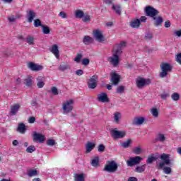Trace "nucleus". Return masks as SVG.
Wrapping results in <instances>:
<instances>
[{
  "label": "nucleus",
  "instance_id": "1",
  "mask_svg": "<svg viewBox=\"0 0 181 181\" xmlns=\"http://www.w3.org/2000/svg\"><path fill=\"white\" fill-rule=\"evenodd\" d=\"M126 46L127 42H122L113 47L112 56L109 57L107 60L114 67H117L119 64V56L122 54V47H125Z\"/></svg>",
  "mask_w": 181,
  "mask_h": 181
},
{
  "label": "nucleus",
  "instance_id": "2",
  "mask_svg": "<svg viewBox=\"0 0 181 181\" xmlns=\"http://www.w3.org/2000/svg\"><path fill=\"white\" fill-rule=\"evenodd\" d=\"M160 158L163 161L159 163L158 169H163L165 175H170L172 173V168L170 167H165V165H172L169 154L163 153L160 156Z\"/></svg>",
  "mask_w": 181,
  "mask_h": 181
},
{
  "label": "nucleus",
  "instance_id": "3",
  "mask_svg": "<svg viewBox=\"0 0 181 181\" xmlns=\"http://www.w3.org/2000/svg\"><path fill=\"white\" fill-rule=\"evenodd\" d=\"M103 170L105 172H108V173H115L118 170V164L114 160L107 161Z\"/></svg>",
  "mask_w": 181,
  "mask_h": 181
},
{
  "label": "nucleus",
  "instance_id": "4",
  "mask_svg": "<svg viewBox=\"0 0 181 181\" xmlns=\"http://www.w3.org/2000/svg\"><path fill=\"white\" fill-rule=\"evenodd\" d=\"M74 100L73 99L67 100L62 103L63 114H69L73 111Z\"/></svg>",
  "mask_w": 181,
  "mask_h": 181
},
{
  "label": "nucleus",
  "instance_id": "5",
  "mask_svg": "<svg viewBox=\"0 0 181 181\" xmlns=\"http://www.w3.org/2000/svg\"><path fill=\"white\" fill-rule=\"evenodd\" d=\"M161 72L159 76L161 78H165L168 76V73L172 71V66L168 63H163L160 64Z\"/></svg>",
  "mask_w": 181,
  "mask_h": 181
},
{
  "label": "nucleus",
  "instance_id": "6",
  "mask_svg": "<svg viewBox=\"0 0 181 181\" xmlns=\"http://www.w3.org/2000/svg\"><path fill=\"white\" fill-rule=\"evenodd\" d=\"M144 12L146 13V16H149L153 19H156V15L159 13L158 10L151 6H146L144 9Z\"/></svg>",
  "mask_w": 181,
  "mask_h": 181
},
{
  "label": "nucleus",
  "instance_id": "7",
  "mask_svg": "<svg viewBox=\"0 0 181 181\" xmlns=\"http://www.w3.org/2000/svg\"><path fill=\"white\" fill-rule=\"evenodd\" d=\"M126 135L125 131H118L116 129L110 130V136L113 139H122V138H125Z\"/></svg>",
  "mask_w": 181,
  "mask_h": 181
},
{
  "label": "nucleus",
  "instance_id": "8",
  "mask_svg": "<svg viewBox=\"0 0 181 181\" xmlns=\"http://www.w3.org/2000/svg\"><path fill=\"white\" fill-rule=\"evenodd\" d=\"M151 79L149 78H137L136 80V86L140 90L144 88V87H146V86H149L151 84Z\"/></svg>",
  "mask_w": 181,
  "mask_h": 181
},
{
  "label": "nucleus",
  "instance_id": "9",
  "mask_svg": "<svg viewBox=\"0 0 181 181\" xmlns=\"http://www.w3.org/2000/svg\"><path fill=\"white\" fill-rule=\"evenodd\" d=\"M141 160L142 158L141 156L131 157L129 160L127 161V165L132 168V166H135V165H139Z\"/></svg>",
  "mask_w": 181,
  "mask_h": 181
},
{
  "label": "nucleus",
  "instance_id": "10",
  "mask_svg": "<svg viewBox=\"0 0 181 181\" xmlns=\"http://www.w3.org/2000/svg\"><path fill=\"white\" fill-rule=\"evenodd\" d=\"M97 83H98V76L93 75L90 78L88 82V87L92 90H94L97 87Z\"/></svg>",
  "mask_w": 181,
  "mask_h": 181
},
{
  "label": "nucleus",
  "instance_id": "11",
  "mask_svg": "<svg viewBox=\"0 0 181 181\" xmlns=\"http://www.w3.org/2000/svg\"><path fill=\"white\" fill-rule=\"evenodd\" d=\"M33 136L34 142H40V144H43V142H45V136L41 134L34 132Z\"/></svg>",
  "mask_w": 181,
  "mask_h": 181
},
{
  "label": "nucleus",
  "instance_id": "12",
  "mask_svg": "<svg viewBox=\"0 0 181 181\" xmlns=\"http://www.w3.org/2000/svg\"><path fill=\"white\" fill-rule=\"evenodd\" d=\"M28 69L32 70V71H40V70H43V66L38 65L37 64H35L33 62H30L28 64Z\"/></svg>",
  "mask_w": 181,
  "mask_h": 181
},
{
  "label": "nucleus",
  "instance_id": "13",
  "mask_svg": "<svg viewBox=\"0 0 181 181\" xmlns=\"http://www.w3.org/2000/svg\"><path fill=\"white\" fill-rule=\"evenodd\" d=\"M93 36L98 42H104V35L100 30H95L93 31Z\"/></svg>",
  "mask_w": 181,
  "mask_h": 181
},
{
  "label": "nucleus",
  "instance_id": "14",
  "mask_svg": "<svg viewBox=\"0 0 181 181\" xmlns=\"http://www.w3.org/2000/svg\"><path fill=\"white\" fill-rule=\"evenodd\" d=\"M98 101L99 103H110V98H108L106 93H101L98 95Z\"/></svg>",
  "mask_w": 181,
  "mask_h": 181
},
{
  "label": "nucleus",
  "instance_id": "15",
  "mask_svg": "<svg viewBox=\"0 0 181 181\" xmlns=\"http://www.w3.org/2000/svg\"><path fill=\"white\" fill-rule=\"evenodd\" d=\"M50 52L54 54L56 59H59L60 58V51H59V47L57 45H54L50 48Z\"/></svg>",
  "mask_w": 181,
  "mask_h": 181
},
{
  "label": "nucleus",
  "instance_id": "16",
  "mask_svg": "<svg viewBox=\"0 0 181 181\" xmlns=\"http://www.w3.org/2000/svg\"><path fill=\"white\" fill-rule=\"evenodd\" d=\"M129 26H130V28H132L133 29H139V28L141 26V23L139 21V19L136 18V19L132 20L129 23Z\"/></svg>",
  "mask_w": 181,
  "mask_h": 181
},
{
  "label": "nucleus",
  "instance_id": "17",
  "mask_svg": "<svg viewBox=\"0 0 181 181\" xmlns=\"http://www.w3.org/2000/svg\"><path fill=\"white\" fill-rule=\"evenodd\" d=\"M35 16L36 13L33 10L27 11L28 22H29V23H32V22H33V19H35Z\"/></svg>",
  "mask_w": 181,
  "mask_h": 181
},
{
  "label": "nucleus",
  "instance_id": "18",
  "mask_svg": "<svg viewBox=\"0 0 181 181\" xmlns=\"http://www.w3.org/2000/svg\"><path fill=\"white\" fill-rule=\"evenodd\" d=\"M21 109V105L16 104L11 107V111L10 114L11 115H16L18 114V112Z\"/></svg>",
  "mask_w": 181,
  "mask_h": 181
},
{
  "label": "nucleus",
  "instance_id": "19",
  "mask_svg": "<svg viewBox=\"0 0 181 181\" xmlns=\"http://www.w3.org/2000/svg\"><path fill=\"white\" fill-rule=\"evenodd\" d=\"M37 86L38 88H43L45 87V78L42 76H38L37 78Z\"/></svg>",
  "mask_w": 181,
  "mask_h": 181
},
{
  "label": "nucleus",
  "instance_id": "20",
  "mask_svg": "<svg viewBox=\"0 0 181 181\" xmlns=\"http://www.w3.org/2000/svg\"><path fill=\"white\" fill-rule=\"evenodd\" d=\"M111 81L115 86H117V84H118V83H119V75H118L115 73L112 74V78H111Z\"/></svg>",
  "mask_w": 181,
  "mask_h": 181
},
{
  "label": "nucleus",
  "instance_id": "21",
  "mask_svg": "<svg viewBox=\"0 0 181 181\" xmlns=\"http://www.w3.org/2000/svg\"><path fill=\"white\" fill-rule=\"evenodd\" d=\"M145 122V118L144 117H136L133 120V125H142Z\"/></svg>",
  "mask_w": 181,
  "mask_h": 181
},
{
  "label": "nucleus",
  "instance_id": "22",
  "mask_svg": "<svg viewBox=\"0 0 181 181\" xmlns=\"http://www.w3.org/2000/svg\"><path fill=\"white\" fill-rule=\"evenodd\" d=\"M93 42H94V40L93 39V37L88 35H86L83 37V43H84V45H91Z\"/></svg>",
  "mask_w": 181,
  "mask_h": 181
},
{
  "label": "nucleus",
  "instance_id": "23",
  "mask_svg": "<svg viewBox=\"0 0 181 181\" xmlns=\"http://www.w3.org/2000/svg\"><path fill=\"white\" fill-rule=\"evenodd\" d=\"M24 84L26 87H32L33 86V80L32 76H28L24 80Z\"/></svg>",
  "mask_w": 181,
  "mask_h": 181
},
{
  "label": "nucleus",
  "instance_id": "24",
  "mask_svg": "<svg viewBox=\"0 0 181 181\" xmlns=\"http://www.w3.org/2000/svg\"><path fill=\"white\" fill-rule=\"evenodd\" d=\"M18 132L20 134H25L26 132V126L23 123L18 124V127L17 128Z\"/></svg>",
  "mask_w": 181,
  "mask_h": 181
},
{
  "label": "nucleus",
  "instance_id": "25",
  "mask_svg": "<svg viewBox=\"0 0 181 181\" xmlns=\"http://www.w3.org/2000/svg\"><path fill=\"white\" fill-rule=\"evenodd\" d=\"M112 11H115V13H117V15H121V5L112 4Z\"/></svg>",
  "mask_w": 181,
  "mask_h": 181
},
{
  "label": "nucleus",
  "instance_id": "26",
  "mask_svg": "<svg viewBox=\"0 0 181 181\" xmlns=\"http://www.w3.org/2000/svg\"><path fill=\"white\" fill-rule=\"evenodd\" d=\"M154 21V25L156 26H160L162 23H163V18L161 16L156 17V19H153Z\"/></svg>",
  "mask_w": 181,
  "mask_h": 181
},
{
  "label": "nucleus",
  "instance_id": "27",
  "mask_svg": "<svg viewBox=\"0 0 181 181\" xmlns=\"http://www.w3.org/2000/svg\"><path fill=\"white\" fill-rule=\"evenodd\" d=\"M165 140L166 137L163 134H158L155 139L156 142H163Z\"/></svg>",
  "mask_w": 181,
  "mask_h": 181
},
{
  "label": "nucleus",
  "instance_id": "28",
  "mask_svg": "<svg viewBox=\"0 0 181 181\" xmlns=\"http://www.w3.org/2000/svg\"><path fill=\"white\" fill-rule=\"evenodd\" d=\"M95 146V144H94L91 142H88L86 146L87 153H90V152H91L94 149Z\"/></svg>",
  "mask_w": 181,
  "mask_h": 181
},
{
  "label": "nucleus",
  "instance_id": "29",
  "mask_svg": "<svg viewBox=\"0 0 181 181\" xmlns=\"http://www.w3.org/2000/svg\"><path fill=\"white\" fill-rule=\"evenodd\" d=\"M90 163L92 166H93L94 168H97V166L100 165V158L98 157H95L92 159Z\"/></svg>",
  "mask_w": 181,
  "mask_h": 181
},
{
  "label": "nucleus",
  "instance_id": "30",
  "mask_svg": "<svg viewBox=\"0 0 181 181\" xmlns=\"http://www.w3.org/2000/svg\"><path fill=\"white\" fill-rule=\"evenodd\" d=\"M75 181H85L84 174H75L74 175Z\"/></svg>",
  "mask_w": 181,
  "mask_h": 181
},
{
  "label": "nucleus",
  "instance_id": "31",
  "mask_svg": "<svg viewBox=\"0 0 181 181\" xmlns=\"http://www.w3.org/2000/svg\"><path fill=\"white\" fill-rule=\"evenodd\" d=\"M145 168H146V164L141 166H138L135 168V172H137V173H142L145 172Z\"/></svg>",
  "mask_w": 181,
  "mask_h": 181
},
{
  "label": "nucleus",
  "instance_id": "32",
  "mask_svg": "<svg viewBox=\"0 0 181 181\" xmlns=\"http://www.w3.org/2000/svg\"><path fill=\"white\" fill-rule=\"evenodd\" d=\"M155 160H156V157L153 156V154H152L151 156H149L148 157L146 163L147 165H151V163L155 162Z\"/></svg>",
  "mask_w": 181,
  "mask_h": 181
},
{
  "label": "nucleus",
  "instance_id": "33",
  "mask_svg": "<svg viewBox=\"0 0 181 181\" xmlns=\"http://www.w3.org/2000/svg\"><path fill=\"white\" fill-rule=\"evenodd\" d=\"M75 16L78 19H81L84 16V12L81 10H77L75 13Z\"/></svg>",
  "mask_w": 181,
  "mask_h": 181
},
{
  "label": "nucleus",
  "instance_id": "34",
  "mask_svg": "<svg viewBox=\"0 0 181 181\" xmlns=\"http://www.w3.org/2000/svg\"><path fill=\"white\" fill-rule=\"evenodd\" d=\"M69 69H70L69 64H61L59 66V70H60V71H65V70H69Z\"/></svg>",
  "mask_w": 181,
  "mask_h": 181
},
{
  "label": "nucleus",
  "instance_id": "35",
  "mask_svg": "<svg viewBox=\"0 0 181 181\" xmlns=\"http://www.w3.org/2000/svg\"><path fill=\"white\" fill-rule=\"evenodd\" d=\"M171 98L173 101H179L180 100V95L177 93H174L171 95Z\"/></svg>",
  "mask_w": 181,
  "mask_h": 181
},
{
  "label": "nucleus",
  "instance_id": "36",
  "mask_svg": "<svg viewBox=\"0 0 181 181\" xmlns=\"http://www.w3.org/2000/svg\"><path fill=\"white\" fill-rule=\"evenodd\" d=\"M151 112L153 117H155V118H158V117H159V111L158 110V109L153 107L151 109Z\"/></svg>",
  "mask_w": 181,
  "mask_h": 181
},
{
  "label": "nucleus",
  "instance_id": "37",
  "mask_svg": "<svg viewBox=\"0 0 181 181\" xmlns=\"http://www.w3.org/2000/svg\"><path fill=\"white\" fill-rule=\"evenodd\" d=\"M28 176H29V177H32L33 176H37V170H30L28 172Z\"/></svg>",
  "mask_w": 181,
  "mask_h": 181
},
{
  "label": "nucleus",
  "instance_id": "38",
  "mask_svg": "<svg viewBox=\"0 0 181 181\" xmlns=\"http://www.w3.org/2000/svg\"><path fill=\"white\" fill-rule=\"evenodd\" d=\"M26 41L28 45H33L35 42V37H33V36L28 35L26 38Z\"/></svg>",
  "mask_w": 181,
  "mask_h": 181
},
{
  "label": "nucleus",
  "instance_id": "39",
  "mask_svg": "<svg viewBox=\"0 0 181 181\" xmlns=\"http://www.w3.org/2000/svg\"><path fill=\"white\" fill-rule=\"evenodd\" d=\"M121 118V113L119 112H115L114 116V119L116 124H118L119 122V119Z\"/></svg>",
  "mask_w": 181,
  "mask_h": 181
},
{
  "label": "nucleus",
  "instance_id": "40",
  "mask_svg": "<svg viewBox=\"0 0 181 181\" xmlns=\"http://www.w3.org/2000/svg\"><path fill=\"white\" fill-rule=\"evenodd\" d=\"M129 145H131V139H128L127 141L121 144V146L124 148H129Z\"/></svg>",
  "mask_w": 181,
  "mask_h": 181
},
{
  "label": "nucleus",
  "instance_id": "41",
  "mask_svg": "<svg viewBox=\"0 0 181 181\" xmlns=\"http://www.w3.org/2000/svg\"><path fill=\"white\" fill-rule=\"evenodd\" d=\"M35 151H36V147L35 146H29L26 148V152H28V153H33Z\"/></svg>",
  "mask_w": 181,
  "mask_h": 181
},
{
  "label": "nucleus",
  "instance_id": "42",
  "mask_svg": "<svg viewBox=\"0 0 181 181\" xmlns=\"http://www.w3.org/2000/svg\"><path fill=\"white\" fill-rule=\"evenodd\" d=\"M42 32L44 35H49L50 33V28L45 25H42Z\"/></svg>",
  "mask_w": 181,
  "mask_h": 181
},
{
  "label": "nucleus",
  "instance_id": "43",
  "mask_svg": "<svg viewBox=\"0 0 181 181\" xmlns=\"http://www.w3.org/2000/svg\"><path fill=\"white\" fill-rule=\"evenodd\" d=\"M81 59H83V54H77L76 57L74 59V62H76V63H80Z\"/></svg>",
  "mask_w": 181,
  "mask_h": 181
},
{
  "label": "nucleus",
  "instance_id": "44",
  "mask_svg": "<svg viewBox=\"0 0 181 181\" xmlns=\"http://www.w3.org/2000/svg\"><path fill=\"white\" fill-rule=\"evenodd\" d=\"M133 152L135 155H141V153H142V148H141V147H135L133 149Z\"/></svg>",
  "mask_w": 181,
  "mask_h": 181
},
{
  "label": "nucleus",
  "instance_id": "45",
  "mask_svg": "<svg viewBox=\"0 0 181 181\" xmlns=\"http://www.w3.org/2000/svg\"><path fill=\"white\" fill-rule=\"evenodd\" d=\"M34 26L35 28H39V26H43V25H42V23L40 22V19H36L34 21Z\"/></svg>",
  "mask_w": 181,
  "mask_h": 181
},
{
  "label": "nucleus",
  "instance_id": "46",
  "mask_svg": "<svg viewBox=\"0 0 181 181\" xmlns=\"http://www.w3.org/2000/svg\"><path fill=\"white\" fill-rule=\"evenodd\" d=\"M56 144V141H54V140L49 139L47 141V145H48V146H53Z\"/></svg>",
  "mask_w": 181,
  "mask_h": 181
},
{
  "label": "nucleus",
  "instance_id": "47",
  "mask_svg": "<svg viewBox=\"0 0 181 181\" xmlns=\"http://www.w3.org/2000/svg\"><path fill=\"white\" fill-rule=\"evenodd\" d=\"M124 90H125V87L122 86H118L117 88V93H118L119 94H122Z\"/></svg>",
  "mask_w": 181,
  "mask_h": 181
},
{
  "label": "nucleus",
  "instance_id": "48",
  "mask_svg": "<svg viewBox=\"0 0 181 181\" xmlns=\"http://www.w3.org/2000/svg\"><path fill=\"white\" fill-rule=\"evenodd\" d=\"M153 37V35H152V33H147L146 35H145V37L144 38L146 40H151V39Z\"/></svg>",
  "mask_w": 181,
  "mask_h": 181
},
{
  "label": "nucleus",
  "instance_id": "49",
  "mask_svg": "<svg viewBox=\"0 0 181 181\" xmlns=\"http://www.w3.org/2000/svg\"><path fill=\"white\" fill-rule=\"evenodd\" d=\"M81 63L83 66H88L90 64V59L85 58L82 60Z\"/></svg>",
  "mask_w": 181,
  "mask_h": 181
},
{
  "label": "nucleus",
  "instance_id": "50",
  "mask_svg": "<svg viewBox=\"0 0 181 181\" xmlns=\"http://www.w3.org/2000/svg\"><path fill=\"white\" fill-rule=\"evenodd\" d=\"M98 152H104L105 151V146L103 144H100L98 147Z\"/></svg>",
  "mask_w": 181,
  "mask_h": 181
},
{
  "label": "nucleus",
  "instance_id": "51",
  "mask_svg": "<svg viewBox=\"0 0 181 181\" xmlns=\"http://www.w3.org/2000/svg\"><path fill=\"white\" fill-rule=\"evenodd\" d=\"M82 18H83V22H88L90 19V15L88 14H86V15L83 14V16Z\"/></svg>",
  "mask_w": 181,
  "mask_h": 181
},
{
  "label": "nucleus",
  "instance_id": "52",
  "mask_svg": "<svg viewBox=\"0 0 181 181\" xmlns=\"http://www.w3.org/2000/svg\"><path fill=\"white\" fill-rule=\"evenodd\" d=\"M51 91L52 94H54V95H57L59 94V90H57V88L54 86L51 88Z\"/></svg>",
  "mask_w": 181,
  "mask_h": 181
},
{
  "label": "nucleus",
  "instance_id": "53",
  "mask_svg": "<svg viewBox=\"0 0 181 181\" xmlns=\"http://www.w3.org/2000/svg\"><path fill=\"white\" fill-rule=\"evenodd\" d=\"M59 16H61L62 19H66L67 18V14L64 13V11H61L59 13Z\"/></svg>",
  "mask_w": 181,
  "mask_h": 181
},
{
  "label": "nucleus",
  "instance_id": "54",
  "mask_svg": "<svg viewBox=\"0 0 181 181\" xmlns=\"http://www.w3.org/2000/svg\"><path fill=\"white\" fill-rule=\"evenodd\" d=\"M103 2L106 4V5H114V0H103Z\"/></svg>",
  "mask_w": 181,
  "mask_h": 181
},
{
  "label": "nucleus",
  "instance_id": "55",
  "mask_svg": "<svg viewBox=\"0 0 181 181\" xmlns=\"http://www.w3.org/2000/svg\"><path fill=\"white\" fill-rule=\"evenodd\" d=\"M175 59H176V62H177V63L181 64V53L177 54Z\"/></svg>",
  "mask_w": 181,
  "mask_h": 181
},
{
  "label": "nucleus",
  "instance_id": "56",
  "mask_svg": "<svg viewBox=\"0 0 181 181\" xmlns=\"http://www.w3.org/2000/svg\"><path fill=\"white\" fill-rule=\"evenodd\" d=\"M76 76H83L84 74V72L81 69H78L76 71Z\"/></svg>",
  "mask_w": 181,
  "mask_h": 181
},
{
  "label": "nucleus",
  "instance_id": "57",
  "mask_svg": "<svg viewBox=\"0 0 181 181\" xmlns=\"http://www.w3.org/2000/svg\"><path fill=\"white\" fill-rule=\"evenodd\" d=\"M36 121V118H35V117H31L29 118L28 119V122L30 124H35V122Z\"/></svg>",
  "mask_w": 181,
  "mask_h": 181
},
{
  "label": "nucleus",
  "instance_id": "58",
  "mask_svg": "<svg viewBox=\"0 0 181 181\" xmlns=\"http://www.w3.org/2000/svg\"><path fill=\"white\" fill-rule=\"evenodd\" d=\"M9 22H15L16 21V17L10 16L8 18Z\"/></svg>",
  "mask_w": 181,
  "mask_h": 181
},
{
  "label": "nucleus",
  "instance_id": "59",
  "mask_svg": "<svg viewBox=\"0 0 181 181\" xmlns=\"http://www.w3.org/2000/svg\"><path fill=\"white\" fill-rule=\"evenodd\" d=\"M146 16H141V18H140V19H139V21H140V23H145V22H146Z\"/></svg>",
  "mask_w": 181,
  "mask_h": 181
},
{
  "label": "nucleus",
  "instance_id": "60",
  "mask_svg": "<svg viewBox=\"0 0 181 181\" xmlns=\"http://www.w3.org/2000/svg\"><path fill=\"white\" fill-rule=\"evenodd\" d=\"M174 35H175L176 36H178V37H180V36H181V30L174 31Z\"/></svg>",
  "mask_w": 181,
  "mask_h": 181
},
{
  "label": "nucleus",
  "instance_id": "61",
  "mask_svg": "<svg viewBox=\"0 0 181 181\" xmlns=\"http://www.w3.org/2000/svg\"><path fill=\"white\" fill-rule=\"evenodd\" d=\"M160 97L163 100H166V98H168L169 97V94L164 93V94L160 95Z\"/></svg>",
  "mask_w": 181,
  "mask_h": 181
},
{
  "label": "nucleus",
  "instance_id": "62",
  "mask_svg": "<svg viewBox=\"0 0 181 181\" xmlns=\"http://www.w3.org/2000/svg\"><path fill=\"white\" fill-rule=\"evenodd\" d=\"M127 181H138V178L135 177H130L128 178Z\"/></svg>",
  "mask_w": 181,
  "mask_h": 181
},
{
  "label": "nucleus",
  "instance_id": "63",
  "mask_svg": "<svg viewBox=\"0 0 181 181\" xmlns=\"http://www.w3.org/2000/svg\"><path fill=\"white\" fill-rule=\"evenodd\" d=\"M164 26L165 28H170V21H165Z\"/></svg>",
  "mask_w": 181,
  "mask_h": 181
},
{
  "label": "nucleus",
  "instance_id": "64",
  "mask_svg": "<svg viewBox=\"0 0 181 181\" xmlns=\"http://www.w3.org/2000/svg\"><path fill=\"white\" fill-rule=\"evenodd\" d=\"M31 105H33V107H36V105H37V102H36V100H33L31 102Z\"/></svg>",
  "mask_w": 181,
  "mask_h": 181
}]
</instances>
